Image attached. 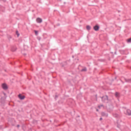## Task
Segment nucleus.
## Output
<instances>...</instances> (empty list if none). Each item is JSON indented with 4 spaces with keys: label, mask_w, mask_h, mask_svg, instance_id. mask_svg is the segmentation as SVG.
Returning <instances> with one entry per match:
<instances>
[{
    "label": "nucleus",
    "mask_w": 131,
    "mask_h": 131,
    "mask_svg": "<svg viewBox=\"0 0 131 131\" xmlns=\"http://www.w3.org/2000/svg\"><path fill=\"white\" fill-rule=\"evenodd\" d=\"M72 58H74V55H73V56H72Z\"/></svg>",
    "instance_id": "31"
},
{
    "label": "nucleus",
    "mask_w": 131,
    "mask_h": 131,
    "mask_svg": "<svg viewBox=\"0 0 131 131\" xmlns=\"http://www.w3.org/2000/svg\"><path fill=\"white\" fill-rule=\"evenodd\" d=\"M94 30L95 31H99V29H100V26L98 25H96L94 27H93Z\"/></svg>",
    "instance_id": "4"
},
{
    "label": "nucleus",
    "mask_w": 131,
    "mask_h": 131,
    "mask_svg": "<svg viewBox=\"0 0 131 131\" xmlns=\"http://www.w3.org/2000/svg\"><path fill=\"white\" fill-rule=\"evenodd\" d=\"M7 38L9 39V40H10V39L12 38V36L10 35H7Z\"/></svg>",
    "instance_id": "16"
},
{
    "label": "nucleus",
    "mask_w": 131,
    "mask_h": 131,
    "mask_svg": "<svg viewBox=\"0 0 131 131\" xmlns=\"http://www.w3.org/2000/svg\"><path fill=\"white\" fill-rule=\"evenodd\" d=\"M126 115H128L129 116H130L131 115V111L129 109H127L126 111V113H125Z\"/></svg>",
    "instance_id": "6"
},
{
    "label": "nucleus",
    "mask_w": 131,
    "mask_h": 131,
    "mask_svg": "<svg viewBox=\"0 0 131 131\" xmlns=\"http://www.w3.org/2000/svg\"><path fill=\"white\" fill-rule=\"evenodd\" d=\"M96 111L98 112L99 111V110L98 109H97L96 110Z\"/></svg>",
    "instance_id": "30"
},
{
    "label": "nucleus",
    "mask_w": 131,
    "mask_h": 131,
    "mask_svg": "<svg viewBox=\"0 0 131 131\" xmlns=\"http://www.w3.org/2000/svg\"><path fill=\"white\" fill-rule=\"evenodd\" d=\"M86 28L87 30L90 31V30H91V29H92V27H91V26H90V25H87L86 26Z\"/></svg>",
    "instance_id": "12"
},
{
    "label": "nucleus",
    "mask_w": 131,
    "mask_h": 131,
    "mask_svg": "<svg viewBox=\"0 0 131 131\" xmlns=\"http://www.w3.org/2000/svg\"><path fill=\"white\" fill-rule=\"evenodd\" d=\"M16 127H18V128L20 127V125L19 124L17 125Z\"/></svg>",
    "instance_id": "24"
},
{
    "label": "nucleus",
    "mask_w": 131,
    "mask_h": 131,
    "mask_svg": "<svg viewBox=\"0 0 131 131\" xmlns=\"http://www.w3.org/2000/svg\"><path fill=\"white\" fill-rule=\"evenodd\" d=\"M78 60H79V59H77V60L78 61Z\"/></svg>",
    "instance_id": "36"
},
{
    "label": "nucleus",
    "mask_w": 131,
    "mask_h": 131,
    "mask_svg": "<svg viewBox=\"0 0 131 131\" xmlns=\"http://www.w3.org/2000/svg\"><path fill=\"white\" fill-rule=\"evenodd\" d=\"M101 107H104V105L101 104L100 105H98V108H99V109H101Z\"/></svg>",
    "instance_id": "18"
},
{
    "label": "nucleus",
    "mask_w": 131,
    "mask_h": 131,
    "mask_svg": "<svg viewBox=\"0 0 131 131\" xmlns=\"http://www.w3.org/2000/svg\"><path fill=\"white\" fill-rule=\"evenodd\" d=\"M95 98H96V102H98V95H95Z\"/></svg>",
    "instance_id": "19"
},
{
    "label": "nucleus",
    "mask_w": 131,
    "mask_h": 131,
    "mask_svg": "<svg viewBox=\"0 0 131 131\" xmlns=\"http://www.w3.org/2000/svg\"><path fill=\"white\" fill-rule=\"evenodd\" d=\"M34 32L36 35H38V31L34 30Z\"/></svg>",
    "instance_id": "17"
},
{
    "label": "nucleus",
    "mask_w": 131,
    "mask_h": 131,
    "mask_svg": "<svg viewBox=\"0 0 131 131\" xmlns=\"http://www.w3.org/2000/svg\"><path fill=\"white\" fill-rule=\"evenodd\" d=\"M56 26H60V24H57Z\"/></svg>",
    "instance_id": "25"
},
{
    "label": "nucleus",
    "mask_w": 131,
    "mask_h": 131,
    "mask_svg": "<svg viewBox=\"0 0 131 131\" xmlns=\"http://www.w3.org/2000/svg\"><path fill=\"white\" fill-rule=\"evenodd\" d=\"M115 79H117V77H115Z\"/></svg>",
    "instance_id": "27"
},
{
    "label": "nucleus",
    "mask_w": 131,
    "mask_h": 131,
    "mask_svg": "<svg viewBox=\"0 0 131 131\" xmlns=\"http://www.w3.org/2000/svg\"><path fill=\"white\" fill-rule=\"evenodd\" d=\"M115 95V96L116 97V98H118V97H119V96H120V94L118 92H116Z\"/></svg>",
    "instance_id": "14"
},
{
    "label": "nucleus",
    "mask_w": 131,
    "mask_h": 131,
    "mask_svg": "<svg viewBox=\"0 0 131 131\" xmlns=\"http://www.w3.org/2000/svg\"><path fill=\"white\" fill-rule=\"evenodd\" d=\"M1 1H2L4 3H6V2H7V0H1Z\"/></svg>",
    "instance_id": "22"
},
{
    "label": "nucleus",
    "mask_w": 131,
    "mask_h": 131,
    "mask_svg": "<svg viewBox=\"0 0 131 131\" xmlns=\"http://www.w3.org/2000/svg\"><path fill=\"white\" fill-rule=\"evenodd\" d=\"M16 35H17V37H19L20 34L19 33V32L18 31V30L16 31Z\"/></svg>",
    "instance_id": "15"
},
{
    "label": "nucleus",
    "mask_w": 131,
    "mask_h": 131,
    "mask_svg": "<svg viewBox=\"0 0 131 131\" xmlns=\"http://www.w3.org/2000/svg\"><path fill=\"white\" fill-rule=\"evenodd\" d=\"M123 83H124V82H123V81H122Z\"/></svg>",
    "instance_id": "35"
},
{
    "label": "nucleus",
    "mask_w": 131,
    "mask_h": 131,
    "mask_svg": "<svg viewBox=\"0 0 131 131\" xmlns=\"http://www.w3.org/2000/svg\"><path fill=\"white\" fill-rule=\"evenodd\" d=\"M2 88L4 91H7L9 88L8 87V85L6 83H2Z\"/></svg>",
    "instance_id": "2"
},
{
    "label": "nucleus",
    "mask_w": 131,
    "mask_h": 131,
    "mask_svg": "<svg viewBox=\"0 0 131 131\" xmlns=\"http://www.w3.org/2000/svg\"><path fill=\"white\" fill-rule=\"evenodd\" d=\"M11 52H16L17 50V47L15 46H13L11 47Z\"/></svg>",
    "instance_id": "8"
},
{
    "label": "nucleus",
    "mask_w": 131,
    "mask_h": 131,
    "mask_svg": "<svg viewBox=\"0 0 131 131\" xmlns=\"http://www.w3.org/2000/svg\"><path fill=\"white\" fill-rule=\"evenodd\" d=\"M2 128H3V126L1 125L0 126V129H2Z\"/></svg>",
    "instance_id": "26"
},
{
    "label": "nucleus",
    "mask_w": 131,
    "mask_h": 131,
    "mask_svg": "<svg viewBox=\"0 0 131 131\" xmlns=\"http://www.w3.org/2000/svg\"><path fill=\"white\" fill-rule=\"evenodd\" d=\"M55 97H56V98H57V97H58V96L56 95Z\"/></svg>",
    "instance_id": "33"
},
{
    "label": "nucleus",
    "mask_w": 131,
    "mask_h": 131,
    "mask_svg": "<svg viewBox=\"0 0 131 131\" xmlns=\"http://www.w3.org/2000/svg\"><path fill=\"white\" fill-rule=\"evenodd\" d=\"M24 56H26V53L24 54Z\"/></svg>",
    "instance_id": "29"
},
{
    "label": "nucleus",
    "mask_w": 131,
    "mask_h": 131,
    "mask_svg": "<svg viewBox=\"0 0 131 131\" xmlns=\"http://www.w3.org/2000/svg\"><path fill=\"white\" fill-rule=\"evenodd\" d=\"M110 111H112V108H110Z\"/></svg>",
    "instance_id": "28"
},
{
    "label": "nucleus",
    "mask_w": 131,
    "mask_h": 131,
    "mask_svg": "<svg viewBox=\"0 0 131 131\" xmlns=\"http://www.w3.org/2000/svg\"><path fill=\"white\" fill-rule=\"evenodd\" d=\"M70 59H69V60H67L62 62V64L61 66L62 67H64V66H67V65H69V63H70Z\"/></svg>",
    "instance_id": "3"
},
{
    "label": "nucleus",
    "mask_w": 131,
    "mask_h": 131,
    "mask_svg": "<svg viewBox=\"0 0 131 131\" xmlns=\"http://www.w3.org/2000/svg\"><path fill=\"white\" fill-rule=\"evenodd\" d=\"M101 116H102L103 117H108V114L105 113L104 112H102L101 113Z\"/></svg>",
    "instance_id": "7"
},
{
    "label": "nucleus",
    "mask_w": 131,
    "mask_h": 131,
    "mask_svg": "<svg viewBox=\"0 0 131 131\" xmlns=\"http://www.w3.org/2000/svg\"><path fill=\"white\" fill-rule=\"evenodd\" d=\"M77 117H80V116L78 115V116H77Z\"/></svg>",
    "instance_id": "34"
},
{
    "label": "nucleus",
    "mask_w": 131,
    "mask_h": 131,
    "mask_svg": "<svg viewBox=\"0 0 131 131\" xmlns=\"http://www.w3.org/2000/svg\"><path fill=\"white\" fill-rule=\"evenodd\" d=\"M99 120H100V121H101V120H103V118H100V119H99Z\"/></svg>",
    "instance_id": "23"
},
{
    "label": "nucleus",
    "mask_w": 131,
    "mask_h": 131,
    "mask_svg": "<svg viewBox=\"0 0 131 131\" xmlns=\"http://www.w3.org/2000/svg\"><path fill=\"white\" fill-rule=\"evenodd\" d=\"M4 95L5 96H6V93H4Z\"/></svg>",
    "instance_id": "32"
},
{
    "label": "nucleus",
    "mask_w": 131,
    "mask_h": 131,
    "mask_svg": "<svg viewBox=\"0 0 131 131\" xmlns=\"http://www.w3.org/2000/svg\"><path fill=\"white\" fill-rule=\"evenodd\" d=\"M113 116L115 118H120V116L117 114H113Z\"/></svg>",
    "instance_id": "10"
},
{
    "label": "nucleus",
    "mask_w": 131,
    "mask_h": 131,
    "mask_svg": "<svg viewBox=\"0 0 131 131\" xmlns=\"http://www.w3.org/2000/svg\"><path fill=\"white\" fill-rule=\"evenodd\" d=\"M81 72H86V71H88V69L86 68H84L81 70Z\"/></svg>",
    "instance_id": "13"
},
{
    "label": "nucleus",
    "mask_w": 131,
    "mask_h": 131,
    "mask_svg": "<svg viewBox=\"0 0 131 131\" xmlns=\"http://www.w3.org/2000/svg\"><path fill=\"white\" fill-rule=\"evenodd\" d=\"M36 21L37 22V23H41V22H42V19L38 17L36 18Z\"/></svg>",
    "instance_id": "9"
},
{
    "label": "nucleus",
    "mask_w": 131,
    "mask_h": 131,
    "mask_svg": "<svg viewBox=\"0 0 131 131\" xmlns=\"http://www.w3.org/2000/svg\"><path fill=\"white\" fill-rule=\"evenodd\" d=\"M124 80L125 82H129V83H131V78L130 79L124 78Z\"/></svg>",
    "instance_id": "11"
},
{
    "label": "nucleus",
    "mask_w": 131,
    "mask_h": 131,
    "mask_svg": "<svg viewBox=\"0 0 131 131\" xmlns=\"http://www.w3.org/2000/svg\"><path fill=\"white\" fill-rule=\"evenodd\" d=\"M108 112H110V111H108Z\"/></svg>",
    "instance_id": "37"
},
{
    "label": "nucleus",
    "mask_w": 131,
    "mask_h": 131,
    "mask_svg": "<svg viewBox=\"0 0 131 131\" xmlns=\"http://www.w3.org/2000/svg\"><path fill=\"white\" fill-rule=\"evenodd\" d=\"M99 61H100V62H105V59H99Z\"/></svg>",
    "instance_id": "20"
},
{
    "label": "nucleus",
    "mask_w": 131,
    "mask_h": 131,
    "mask_svg": "<svg viewBox=\"0 0 131 131\" xmlns=\"http://www.w3.org/2000/svg\"><path fill=\"white\" fill-rule=\"evenodd\" d=\"M120 126H121V125H120V124H117V127L118 128H120Z\"/></svg>",
    "instance_id": "21"
},
{
    "label": "nucleus",
    "mask_w": 131,
    "mask_h": 131,
    "mask_svg": "<svg viewBox=\"0 0 131 131\" xmlns=\"http://www.w3.org/2000/svg\"><path fill=\"white\" fill-rule=\"evenodd\" d=\"M18 97L20 100H24V99H25V96L22 95V94H19Z\"/></svg>",
    "instance_id": "5"
},
{
    "label": "nucleus",
    "mask_w": 131,
    "mask_h": 131,
    "mask_svg": "<svg viewBox=\"0 0 131 131\" xmlns=\"http://www.w3.org/2000/svg\"><path fill=\"white\" fill-rule=\"evenodd\" d=\"M102 100V102L103 103H108V96L107 95L103 96L102 97H100Z\"/></svg>",
    "instance_id": "1"
}]
</instances>
